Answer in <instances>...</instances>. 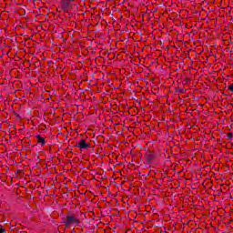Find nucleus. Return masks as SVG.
<instances>
[{
    "label": "nucleus",
    "mask_w": 233,
    "mask_h": 233,
    "mask_svg": "<svg viewBox=\"0 0 233 233\" xmlns=\"http://www.w3.org/2000/svg\"><path fill=\"white\" fill-rule=\"evenodd\" d=\"M36 139H37V142L40 143V145H45V138H43V137H41L40 135H37L36 136Z\"/></svg>",
    "instance_id": "obj_4"
},
{
    "label": "nucleus",
    "mask_w": 233,
    "mask_h": 233,
    "mask_svg": "<svg viewBox=\"0 0 233 233\" xmlns=\"http://www.w3.org/2000/svg\"><path fill=\"white\" fill-rule=\"evenodd\" d=\"M63 223L66 225V228H72V225L77 226L81 222L79 221V218H77L76 215L69 214L67 215L66 220Z\"/></svg>",
    "instance_id": "obj_1"
},
{
    "label": "nucleus",
    "mask_w": 233,
    "mask_h": 233,
    "mask_svg": "<svg viewBox=\"0 0 233 233\" xmlns=\"http://www.w3.org/2000/svg\"><path fill=\"white\" fill-rule=\"evenodd\" d=\"M146 161L147 163H152V161H154V152L149 151L146 154Z\"/></svg>",
    "instance_id": "obj_3"
},
{
    "label": "nucleus",
    "mask_w": 233,
    "mask_h": 233,
    "mask_svg": "<svg viewBox=\"0 0 233 233\" xmlns=\"http://www.w3.org/2000/svg\"><path fill=\"white\" fill-rule=\"evenodd\" d=\"M228 90H230V92H233V84L228 86Z\"/></svg>",
    "instance_id": "obj_6"
},
{
    "label": "nucleus",
    "mask_w": 233,
    "mask_h": 233,
    "mask_svg": "<svg viewBox=\"0 0 233 233\" xmlns=\"http://www.w3.org/2000/svg\"><path fill=\"white\" fill-rule=\"evenodd\" d=\"M77 147L80 150H86V148H89L90 146H88V144L86 143V140L85 139H81L78 143H77Z\"/></svg>",
    "instance_id": "obj_2"
},
{
    "label": "nucleus",
    "mask_w": 233,
    "mask_h": 233,
    "mask_svg": "<svg viewBox=\"0 0 233 233\" xmlns=\"http://www.w3.org/2000/svg\"><path fill=\"white\" fill-rule=\"evenodd\" d=\"M0 233H6V229L0 227Z\"/></svg>",
    "instance_id": "obj_5"
}]
</instances>
